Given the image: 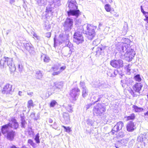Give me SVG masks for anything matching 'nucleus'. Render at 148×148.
<instances>
[{"label":"nucleus","instance_id":"603ef678","mask_svg":"<svg viewBox=\"0 0 148 148\" xmlns=\"http://www.w3.org/2000/svg\"><path fill=\"white\" fill-rule=\"evenodd\" d=\"M60 73V72L59 71L57 72H53L52 75H59Z\"/></svg>","mask_w":148,"mask_h":148},{"label":"nucleus","instance_id":"6e6d98bb","mask_svg":"<svg viewBox=\"0 0 148 148\" xmlns=\"http://www.w3.org/2000/svg\"><path fill=\"white\" fill-rule=\"evenodd\" d=\"M118 73V71L117 70H113V77H115Z\"/></svg>","mask_w":148,"mask_h":148},{"label":"nucleus","instance_id":"4be33fe9","mask_svg":"<svg viewBox=\"0 0 148 148\" xmlns=\"http://www.w3.org/2000/svg\"><path fill=\"white\" fill-rule=\"evenodd\" d=\"M43 76L42 72L39 70L37 71L36 73V77L38 79H40Z\"/></svg>","mask_w":148,"mask_h":148},{"label":"nucleus","instance_id":"f8f14e48","mask_svg":"<svg viewBox=\"0 0 148 148\" xmlns=\"http://www.w3.org/2000/svg\"><path fill=\"white\" fill-rule=\"evenodd\" d=\"M126 128L127 131L132 132L136 128L135 125L132 121H130L127 123Z\"/></svg>","mask_w":148,"mask_h":148},{"label":"nucleus","instance_id":"bf43d9fd","mask_svg":"<svg viewBox=\"0 0 148 148\" xmlns=\"http://www.w3.org/2000/svg\"><path fill=\"white\" fill-rule=\"evenodd\" d=\"M140 8H141V11L142 12V13L143 14H145L146 12L144 11L143 9V7H142V6H140Z\"/></svg>","mask_w":148,"mask_h":148},{"label":"nucleus","instance_id":"0e129e2a","mask_svg":"<svg viewBox=\"0 0 148 148\" xmlns=\"http://www.w3.org/2000/svg\"><path fill=\"white\" fill-rule=\"evenodd\" d=\"M93 99L95 100V101L97 100V99H98L97 95H96L94 96L93 97Z\"/></svg>","mask_w":148,"mask_h":148},{"label":"nucleus","instance_id":"5fc2aeb1","mask_svg":"<svg viewBox=\"0 0 148 148\" xmlns=\"http://www.w3.org/2000/svg\"><path fill=\"white\" fill-rule=\"evenodd\" d=\"M66 68L65 66H63L60 67V70L59 71L60 72V73L62 72Z\"/></svg>","mask_w":148,"mask_h":148},{"label":"nucleus","instance_id":"cd10ccee","mask_svg":"<svg viewBox=\"0 0 148 148\" xmlns=\"http://www.w3.org/2000/svg\"><path fill=\"white\" fill-rule=\"evenodd\" d=\"M38 3L39 5H44L46 4V0H38Z\"/></svg>","mask_w":148,"mask_h":148},{"label":"nucleus","instance_id":"0eeeda50","mask_svg":"<svg viewBox=\"0 0 148 148\" xmlns=\"http://www.w3.org/2000/svg\"><path fill=\"white\" fill-rule=\"evenodd\" d=\"M80 92L79 89L77 88L72 89L70 91V94L71 99L74 101L76 100L79 95Z\"/></svg>","mask_w":148,"mask_h":148},{"label":"nucleus","instance_id":"1a4fd4ad","mask_svg":"<svg viewBox=\"0 0 148 148\" xmlns=\"http://www.w3.org/2000/svg\"><path fill=\"white\" fill-rule=\"evenodd\" d=\"M124 126V123L122 121H119L116 124L110 133L112 135L114 134L115 132H118L121 130Z\"/></svg>","mask_w":148,"mask_h":148},{"label":"nucleus","instance_id":"3c124183","mask_svg":"<svg viewBox=\"0 0 148 148\" xmlns=\"http://www.w3.org/2000/svg\"><path fill=\"white\" fill-rule=\"evenodd\" d=\"M124 136V133H119L117 135V137L118 138H122Z\"/></svg>","mask_w":148,"mask_h":148},{"label":"nucleus","instance_id":"6e6552de","mask_svg":"<svg viewBox=\"0 0 148 148\" xmlns=\"http://www.w3.org/2000/svg\"><path fill=\"white\" fill-rule=\"evenodd\" d=\"M123 61L121 60H113L110 62V65L113 67L119 69L122 67L123 65Z\"/></svg>","mask_w":148,"mask_h":148},{"label":"nucleus","instance_id":"a211bd4d","mask_svg":"<svg viewBox=\"0 0 148 148\" xmlns=\"http://www.w3.org/2000/svg\"><path fill=\"white\" fill-rule=\"evenodd\" d=\"M15 132L12 130L8 132L7 133V138L10 140H12L14 137Z\"/></svg>","mask_w":148,"mask_h":148},{"label":"nucleus","instance_id":"de8ad7c7","mask_svg":"<svg viewBox=\"0 0 148 148\" xmlns=\"http://www.w3.org/2000/svg\"><path fill=\"white\" fill-rule=\"evenodd\" d=\"M99 43V41L97 40H95L93 41L92 45L94 46H97Z\"/></svg>","mask_w":148,"mask_h":148},{"label":"nucleus","instance_id":"9b49d317","mask_svg":"<svg viewBox=\"0 0 148 148\" xmlns=\"http://www.w3.org/2000/svg\"><path fill=\"white\" fill-rule=\"evenodd\" d=\"M9 127L16 129L18 127V124L16 120L15 119H12L8 124Z\"/></svg>","mask_w":148,"mask_h":148},{"label":"nucleus","instance_id":"a18cd8bd","mask_svg":"<svg viewBox=\"0 0 148 148\" xmlns=\"http://www.w3.org/2000/svg\"><path fill=\"white\" fill-rule=\"evenodd\" d=\"M143 14L145 17V18L144 19V20L148 23V12H146Z\"/></svg>","mask_w":148,"mask_h":148},{"label":"nucleus","instance_id":"ea45409f","mask_svg":"<svg viewBox=\"0 0 148 148\" xmlns=\"http://www.w3.org/2000/svg\"><path fill=\"white\" fill-rule=\"evenodd\" d=\"M143 134H140V135L138 137L137 139L139 141L141 142L143 141V137L144 136Z\"/></svg>","mask_w":148,"mask_h":148},{"label":"nucleus","instance_id":"37998d69","mask_svg":"<svg viewBox=\"0 0 148 148\" xmlns=\"http://www.w3.org/2000/svg\"><path fill=\"white\" fill-rule=\"evenodd\" d=\"M57 103V102L55 100L52 101L50 103V107H54L56 104Z\"/></svg>","mask_w":148,"mask_h":148},{"label":"nucleus","instance_id":"f3484780","mask_svg":"<svg viewBox=\"0 0 148 148\" xmlns=\"http://www.w3.org/2000/svg\"><path fill=\"white\" fill-rule=\"evenodd\" d=\"M23 45L25 49L30 53H31L33 49L32 45L30 43H24Z\"/></svg>","mask_w":148,"mask_h":148},{"label":"nucleus","instance_id":"052dcab7","mask_svg":"<svg viewBox=\"0 0 148 148\" xmlns=\"http://www.w3.org/2000/svg\"><path fill=\"white\" fill-rule=\"evenodd\" d=\"M92 104L90 103L89 104L87 105L85 107L86 108V109L87 110L88 109L90 108V106H92Z\"/></svg>","mask_w":148,"mask_h":148},{"label":"nucleus","instance_id":"c756f323","mask_svg":"<svg viewBox=\"0 0 148 148\" xmlns=\"http://www.w3.org/2000/svg\"><path fill=\"white\" fill-rule=\"evenodd\" d=\"M65 44L69 48L72 47L73 46V45L70 42H69V40L68 39H66V40Z\"/></svg>","mask_w":148,"mask_h":148},{"label":"nucleus","instance_id":"39448f33","mask_svg":"<svg viewBox=\"0 0 148 148\" xmlns=\"http://www.w3.org/2000/svg\"><path fill=\"white\" fill-rule=\"evenodd\" d=\"M106 111L105 107L103 104L98 103L94 106L93 112L94 115L97 116H101Z\"/></svg>","mask_w":148,"mask_h":148},{"label":"nucleus","instance_id":"b1692460","mask_svg":"<svg viewBox=\"0 0 148 148\" xmlns=\"http://www.w3.org/2000/svg\"><path fill=\"white\" fill-rule=\"evenodd\" d=\"M41 59H43L44 62H48L50 60V58L49 57L45 55H42L41 56Z\"/></svg>","mask_w":148,"mask_h":148},{"label":"nucleus","instance_id":"ddd939ff","mask_svg":"<svg viewBox=\"0 0 148 148\" xmlns=\"http://www.w3.org/2000/svg\"><path fill=\"white\" fill-rule=\"evenodd\" d=\"M128 81H131V82H132L133 81L132 79L130 78H127L125 77L124 76V78L121 81V84L123 87H124L125 86V85L127 84L129 85L130 84V82H129Z\"/></svg>","mask_w":148,"mask_h":148},{"label":"nucleus","instance_id":"bb28decb","mask_svg":"<svg viewBox=\"0 0 148 148\" xmlns=\"http://www.w3.org/2000/svg\"><path fill=\"white\" fill-rule=\"evenodd\" d=\"M34 106V104L32 100L31 99L29 100L27 103V108L30 109L31 107H33Z\"/></svg>","mask_w":148,"mask_h":148},{"label":"nucleus","instance_id":"864d4df0","mask_svg":"<svg viewBox=\"0 0 148 148\" xmlns=\"http://www.w3.org/2000/svg\"><path fill=\"white\" fill-rule=\"evenodd\" d=\"M33 35L34 36V37H36L37 40H40V37L39 36H37V34H36L35 33H34V32H33Z\"/></svg>","mask_w":148,"mask_h":148},{"label":"nucleus","instance_id":"e2e57ef3","mask_svg":"<svg viewBox=\"0 0 148 148\" xmlns=\"http://www.w3.org/2000/svg\"><path fill=\"white\" fill-rule=\"evenodd\" d=\"M130 93L131 95H132L133 96H134V94L133 91L131 90L130 91Z\"/></svg>","mask_w":148,"mask_h":148},{"label":"nucleus","instance_id":"8fccbe9b","mask_svg":"<svg viewBox=\"0 0 148 148\" xmlns=\"http://www.w3.org/2000/svg\"><path fill=\"white\" fill-rule=\"evenodd\" d=\"M66 110L69 112H71L72 111V108L70 106H69L66 108Z\"/></svg>","mask_w":148,"mask_h":148},{"label":"nucleus","instance_id":"f704fd0d","mask_svg":"<svg viewBox=\"0 0 148 148\" xmlns=\"http://www.w3.org/2000/svg\"><path fill=\"white\" fill-rule=\"evenodd\" d=\"M28 143L30 144L33 147H35L36 144L34 143L33 141L31 139H29L28 141Z\"/></svg>","mask_w":148,"mask_h":148},{"label":"nucleus","instance_id":"79ce46f5","mask_svg":"<svg viewBox=\"0 0 148 148\" xmlns=\"http://www.w3.org/2000/svg\"><path fill=\"white\" fill-rule=\"evenodd\" d=\"M62 127L66 130V132H69L71 131V128L69 127H66L64 125H62Z\"/></svg>","mask_w":148,"mask_h":148},{"label":"nucleus","instance_id":"dca6fc26","mask_svg":"<svg viewBox=\"0 0 148 148\" xmlns=\"http://www.w3.org/2000/svg\"><path fill=\"white\" fill-rule=\"evenodd\" d=\"M68 37L65 35L63 36L62 34L60 35L59 37L58 41L60 44H62L63 42H65L66 39H68Z\"/></svg>","mask_w":148,"mask_h":148},{"label":"nucleus","instance_id":"c03bdc74","mask_svg":"<svg viewBox=\"0 0 148 148\" xmlns=\"http://www.w3.org/2000/svg\"><path fill=\"white\" fill-rule=\"evenodd\" d=\"M102 50V49L101 48L98 47L96 51V55H100Z\"/></svg>","mask_w":148,"mask_h":148},{"label":"nucleus","instance_id":"4468645a","mask_svg":"<svg viewBox=\"0 0 148 148\" xmlns=\"http://www.w3.org/2000/svg\"><path fill=\"white\" fill-rule=\"evenodd\" d=\"M143 86V85L141 83H136V84L134 85L133 87V88L134 90L135 91V92L140 93V91Z\"/></svg>","mask_w":148,"mask_h":148},{"label":"nucleus","instance_id":"7ed1b4c3","mask_svg":"<svg viewBox=\"0 0 148 148\" xmlns=\"http://www.w3.org/2000/svg\"><path fill=\"white\" fill-rule=\"evenodd\" d=\"M67 4L69 10L67 12L68 16H73L77 18L80 14V12L77 10V6L75 0H68Z\"/></svg>","mask_w":148,"mask_h":148},{"label":"nucleus","instance_id":"2eb2a0df","mask_svg":"<svg viewBox=\"0 0 148 148\" xmlns=\"http://www.w3.org/2000/svg\"><path fill=\"white\" fill-rule=\"evenodd\" d=\"M54 86L56 89L61 90L63 88L64 86V82L62 81L56 82L54 83Z\"/></svg>","mask_w":148,"mask_h":148},{"label":"nucleus","instance_id":"9d476101","mask_svg":"<svg viewBox=\"0 0 148 148\" xmlns=\"http://www.w3.org/2000/svg\"><path fill=\"white\" fill-rule=\"evenodd\" d=\"M12 86L9 84H7L3 87L2 92L3 94H11L13 92Z\"/></svg>","mask_w":148,"mask_h":148},{"label":"nucleus","instance_id":"6ab92c4d","mask_svg":"<svg viewBox=\"0 0 148 148\" xmlns=\"http://www.w3.org/2000/svg\"><path fill=\"white\" fill-rule=\"evenodd\" d=\"M9 127L8 124L2 126L1 130L3 134H5L9 132Z\"/></svg>","mask_w":148,"mask_h":148},{"label":"nucleus","instance_id":"c85d7f7f","mask_svg":"<svg viewBox=\"0 0 148 148\" xmlns=\"http://www.w3.org/2000/svg\"><path fill=\"white\" fill-rule=\"evenodd\" d=\"M88 90L86 88L83 89L82 91V96L83 97H84L88 95Z\"/></svg>","mask_w":148,"mask_h":148},{"label":"nucleus","instance_id":"a878e982","mask_svg":"<svg viewBox=\"0 0 148 148\" xmlns=\"http://www.w3.org/2000/svg\"><path fill=\"white\" fill-rule=\"evenodd\" d=\"M17 60L18 62V68L19 71L21 72H22L23 69V66L21 64L20 61H19L18 59H17Z\"/></svg>","mask_w":148,"mask_h":148},{"label":"nucleus","instance_id":"72a5a7b5","mask_svg":"<svg viewBox=\"0 0 148 148\" xmlns=\"http://www.w3.org/2000/svg\"><path fill=\"white\" fill-rule=\"evenodd\" d=\"M105 8L106 10L108 12H110L111 10L110 6L108 4H106L105 5Z\"/></svg>","mask_w":148,"mask_h":148},{"label":"nucleus","instance_id":"412c9836","mask_svg":"<svg viewBox=\"0 0 148 148\" xmlns=\"http://www.w3.org/2000/svg\"><path fill=\"white\" fill-rule=\"evenodd\" d=\"M132 108L133 109V110L136 112H140L143 110V108L138 107L137 106L135 105H133L132 106Z\"/></svg>","mask_w":148,"mask_h":148},{"label":"nucleus","instance_id":"4d7b16f0","mask_svg":"<svg viewBox=\"0 0 148 148\" xmlns=\"http://www.w3.org/2000/svg\"><path fill=\"white\" fill-rule=\"evenodd\" d=\"M143 135H144V136L145 137V140H148V133H144V134H143Z\"/></svg>","mask_w":148,"mask_h":148},{"label":"nucleus","instance_id":"338daca9","mask_svg":"<svg viewBox=\"0 0 148 148\" xmlns=\"http://www.w3.org/2000/svg\"><path fill=\"white\" fill-rule=\"evenodd\" d=\"M57 125V123L56 122H55L54 123V124L53 125H51V126L53 128L56 129L55 127V126Z\"/></svg>","mask_w":148,"mask_h":148},{"label":"nucleus","instance_id":"473e14b6","mask_svg":"<svg viewBox=\"0 0 148 148\" xmlns=\"http://www.w3.org/2000/svg\"><path fill=\"white\" fill-rule=\"evenodd\" d=\"M113 70L110 69L107 71V74L108 76L110 77H113Z\"/></svg>","mask_w":148,"mask_h":148},{"label":"nucleus","instance_id":"423d86ee","mask_svg":"<svg viewBox=\"0 0 148 148\" xmlns=\"http://www.w3.org/2000/svg\"><path fill=\"white\" fill-rule=\"evenodd\" d=\"M73 19L67 18L63 24L64 30L66 31H70L73 27Z\"/></svg>","mask_w":148,"mask_h":148},{"label":"nucleus","instance_id":"393cba45","mask_svg":"<svg viewBox=\"0 0 148 148\" xmlns=\"http://www.w3.org/2000/svg\"><path fill=\"white\" fill-rule=\"evenodd\" d=\"M126 118L127 121H129L130 120H134L135 118V116L134 114H131L129 116H127L125 117Z\"/></svg>","mask_w":148,"mask_h":148},{"label":"nucleus","instance_id":"a19ab883","mask_svg":"<svg viewBox=\"0 0 148 148\" xmlns=\"http://www.w3.org/2000/svg\"><path fill=\"white\" fill-rule=\"evenodd\" d=\"M53 3H54V5L59 6L60 5V0H53Z\"/></svg>","mask_w":148,"mask_h":148},{"label":"nucleus","instance_id":"13d9d810","mask_svg":"<svg viewBox=\"0 0 148 148\" xmlns=\"http://www.w3.org/2000/svg\"><path fill=\"white\" fill-rule=\"evenodd\" d=\"M101 87L102 88H106L107 87V85L105 83L101 85Z\"/></svg>","mask_w":148,"mask_h":148},{"label":"nucleus","instance_id":"49530a36","mask_svg":"<svg viewBox=\"0 0 148 148\" xmlns=\"http://www.w3.org/2000/svg\"><path fill=\"white\" fill-rule=\"evenodd\" d=\"M45 26L46 29L47 30H49V29H50L51 27V25L46 22L45 23Z\"/></svg>","mask_w":148,"mask_h":148},{"label":"nucleus","instance_id":"2f4dec72","mask_svg":"<svg viewBox=\"0 0 148 148\" xmlns=\"http://www.w3.org/2000/svg\"><path fill=\"white\" fill-rule=\"evenodd\" d=\"M104 96V95L103 94L97 95L98 99H97V100L94 102V103H95L97 102L100 101L101 99Z\"/></svg>","mask_w":148,"mask_h":148},{"label":"nucleus","instance_id":"58836bf2","mask_svg":"<svg viewBox=\"0 0 148 148\" xmlns=\"http://www.w3.org/2000/svg\"><path fill=\"white\" fill-rule=\"evenodd\" d=\"M59 68V66L58 65L55 64L52 67V69L54 71H55L58 70Z\"/></svg>","mask_w":148,"mask_h":148},{"label":"nucleus","instance_id":"e433bc0d","mask_svg":"<svg viewBox=\"0 0 148 148\" xmlns=\"http://www.w3.org/2000/svg\"><path fill=\"white\" fill-rule=\"evenodd\" d=\"M119 142L122 145H124L127 143V140L125 139H121L119 141Z\"/></svg>","mask_w":148,"mask_h":148},{"label":"nucleus","instance_id":"09e8293b","mask_svg":"<svg viewBox=\"0 0 148 148\" xmlns=\"http://www.w3.org/2000/svg\"><path fill=\"white\" fill-rule=\"evenodd\" d=\"M80 86L83 89L86 88L85 86V83L84 82H81L80 83Z\"/></svg>","mask_w":148,"mask_h":148},{"label":"nucleus","instance_id":"c9c22d12","mask_svg":"<svg viewBox=\"0 0 148 148\" xmlns=\"http://www.w3.org/2000/svg\"><path fill=\"white\" fill-rule=\"evenodd\" d=\"M39 136L38 133L37 134L35 138V140L36 141V142L37 143H40V141L39 140Z\"/></svg>","mask_w":148,"mask_h":148},{"label":"nucleus","instance_id":"7c9ffc66","mask_svg":"<svg viewBox=\"0 0 148 148\" xmlns=\"http://www.w3.org/2000/svg\"><path fill=\"white\" fill-rule=\"evenodd\" d=\"M21 127L22 128H25V125L26 124L25 120L23 117H21Z\"/></svg>","mask_w":148,"mask_h":148},{"label":"nucleus","instance_id":"f257e3e1","mask_svg":"<svg viewBox=\"0 0 148 148\" xmlns=\"http://www.w3.org/2000/svg\"><path fill=\"white\" fill-rule=\"evenodd\" d=\"M81 19L76 20L75 25L76 27H78L79 26V28L81 30H79L77 28L78 31L74 33L73 36L74 38V41L78 45L82 43L84 41L83 36L82 34L83 31H85L86 32V35L88 39L91 40L94 38L95 35V30L97 28V26L92 25L90 24H84L83 26L81 25Z\"/></svg>","mask_w":148,"mask_h":148},{"label":"nucleus","instance_id":"69168bd1","mask_svg":"<svg viewBox=\"0 0 148 148\" xmlns=\"http://www.w3.org/2000/svg\"><path fill=\"white\" fill-rule=\"evenodd\" d=\"M51 34L50 33H48L46 34V36L48 38L50 37L51 36Z\"/></svg>","mask_w":148,"mask_h":148},{"label":"nucleus","instance_id":"774afa93","mask_svg":"<svg viewBox=\"0 0 148 148\" xmlns=\"http://www.w3.org/2000/svg\"><path fill=\"white\" fill-rule=\"evenodd\" d=\"M15 1V0H10V3L11 4H12L14 3Z\"/></svg>","mask_w":148,"mask_h":148},{"label":"nucleus","instance_id":"aec40b11","mask_svg":"<svg viewBox=\"0 0 148 148\" xmlns=\"http://www.w3.org/2000/svg\"><path fill=\"white\" fill-rule=\"evenodd\" d=\"M63 116L65 123L66 124L69 123L70 121L69 115V114L66 112H64L63 114Z\"/></svg>","mask_w":148,"mask_h":148},{"label":"nucleus","instance_id":"f03ea898","mask_svg":"<svg viewBox=\"0 0 148 148\" xmlns=\"http://www.w3.org/2000/svg\"><path fill=\"white\" fill-rule=\"evenodd\" d=\"M129 46L127 43H123L120 46L119 50L121 54L125 57V60L128 62L132 60L135 55L134 50L130 49Z\"/></svg>","mask_w":148,"mask_h":148},{"label":"nucleus","instance_id":"5701e85b","mask_svg":"<svg viewBox=\"0 0 148 148\" xmlns=\"http://www.w3.org/2000/svg\"><path fill=\"white\" fill-rule=\"evenodd\" d=\"M53 8L51 5H48L47 7L45 12L47 13H49L50 15H52Z\"/></svg>","mask_w":148,"mask_h":148},{"label":"nucleus","instance_id":"680f3d73","mask_svg":"<svg viewBox=\"0 0 148 148\" xmlns=\"http://www.w3.org/2000/svg\"><path fill=\"white\" fill-rule=\"evenodd\" d=\"M27 94L28 95H29L30 96H32L33 94V92H27Z\"/></svg>","mask_w":148,"mask_h":148},{"label":"nucleus","instance_id":"4c0bfd02","mask_svg":"<svg viewBox=\"0 0 148 148\" xmlns=\"http://www.w3.org/2000/svg\"><path fill=\"white\" fill-rule=\"evenodd\" d=\"M134 79L136 81L140 82L141 81V79L139 75L138 74L134 76Z\"/></svg>","mask_w":148,"mask_h":148},{"label":"nucleus","instance_id":"20e7f679","mask_svg":"<svg viewBox=\"0 0 148 148\" xmlns=\"http://www.w3.org/2000/svg\"><path fill=\"white\" fill-rule=\"evenodd\" d=\"M0 64L1 68L5 66L6 65L8 66L11 72H13L16 70L15 66L13 62L12 58L4 57L0 61Z\"/></svg>","mask_w":148,"mask_h":148}]
</instances>
